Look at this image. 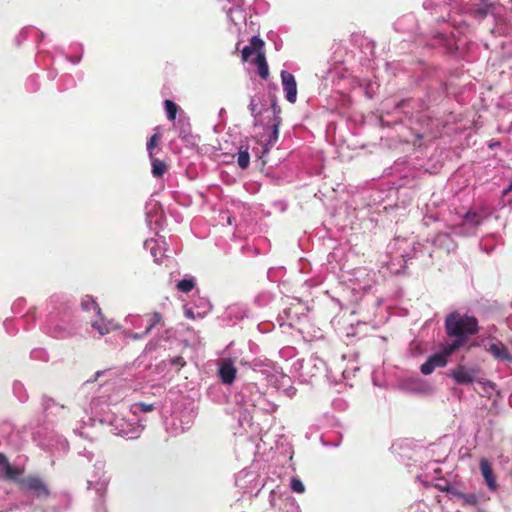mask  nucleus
<instances>
[{
	"label": "nucleus",
	"mask_w": 512,
	"mask_h": 512,
	"mask_svg": "<svg viewBox=\"0 0 512 512\" xmlns=\"http://www.w3.org/2000/svg\"><path fill=\"white\" fill-rule=\"evenodd\" d=\"M490 216V210L484 206L454 207L449 210L448 217L444 214L428 212L423 217V224L429 226L432 223L443 221L449 231H439L426 243L415 240V237L396 236L388 245L384 266L391 274L404 273L407 264L412 259H421L425 265L433 262L435 253L449 254L455 251L457 245L452 238L457 236H472L478 227Z\"/></svg>",
	"instance_id": "f257e3e1"
},
{
	"label": "nucleus",
	"mask_w": 512,
	"mask_h": 512,
	"mask_svg": "<svg viewBox=\"0 0 512 512\" xmlns=\"http://www.w3.org/2000/svg\"><path fill=\"white\" fill-rule=\"evenodd\" d=\"M405 161H395L388 175L396 181L382 180L366 192L367 205L376 213H389L400 208L405 209L413 197L414 172L404 167Z\"/></svg>",
	"instance_id": "f03ea898"
},
{
	"label": "nucleus",
	"mask_w": 512,
	"mask_h": 512,
	"mask_svg": "<svg viewBox=\"0 0 512 512\" xmlns=\"http://www.w3.org/2000/svg\"><path fill=\"white\" fill-rule=\"evenodd\" d=\"M101 393L92 398L90 411L92 420L108 425L113 434L125 439H137L145 429L146 418L127 419L117 415L109 409L110 405L121 402L126 393L124 390L116 389L115 382L106 380L99 384Z\"/></svg>",
	"instance_id": "7ed1b4c3"
},
{
	"label": "nucleus",
	"mask_w": 512,
	"mask_h": 512,
	"mask_svg": "<svg viewBox=\"0 0 512 512\" xmlns=\"http://www.w3.org/2000/svg\"><path fill=\"white\" fill-rule=\"evenodd\" d=\"M235 401L243 410L238 416L240 435L246 434L252 439L258 433V424L253 422L249 408H254L265 413H273L277 405L255 383H245L235 395Z\"/></svg>",
	"instance_id": "20e7f679"
},
{
	"label": "nucleus",
	"mask_w": 512,
	"mask_h": 512,
	"mask_svg": "<svg viewBox=\"0 0 512 512\" xmlns=\"http://www.w3.org/2000/svg\"><path fill=\"white\" fill-rule=\"evenodd\" d=\"M478 329V320L475 316L454 311L445 318V331L450 338L447 344L451 346L452 350L464 347L469 338L477 334Z\"/></svg>",
	"instance_id": "39448f33"
},
{
	"label": "nucleus",
	"mask_w": 512,
	"mask_h": 512,
	"mask_svg": "<svg viewBox=\"0 0 512 512\" xmlns=\"http://www.w3.org/2000/svg\"><path fill=\"white\" fill-rule=\"evenodd\" d=\"M19 506L32 510H44L46 504L54 499L46 482L39 476H26L19 479Z\"/></svg>",
	"instance_id": "423d86ee"
},
{
	"label": "nucleus",
	"mask_w": 512,
	"mask_h": 512,
	"mask_svg": "<svg viewBox=\"0 0 512 512\" xmlns=\"http://www.w3.org/2000/svg\"><path fill=\"white\" fill-rule=\"evenodd\" d=\"M437 22H448L449 25L453 28L450 35H447L444 32L437 31L433 34V40L435 43L433 46H441L444 50L451 55H456L459 50V39L458 37L461 35H465L469 30V25L462 18L461 15H451L448 13L446 17H438L436 18Z\"/></svg>",
	"instance_id": "0eeeda50"
},
{
	"label": "nucleus",
	"mask_w": 512,
	"mask_h": 512,
	"mask_svg": "<svg viewBox=\"0 0 512 512\" xmlns=\"http://www.w3.org/2000/svg\"><path fill=\"white\" fill-rule=\"evenodd\" d=\"M293 372L301 381L309 382L313 378L326 372V363L317 356H311L307 360L298 359L292 365Z\"/></svg>",
	"instance_id": "6e6552de"
},
{
	"label": "nucleus",
	"mask_w": 512,
	"mask_h": 512,
	"mask_svg": "<svg viewBox=\"0 0 512 512\" xmlns=\"http://www.w3.org/2000/svg\"><path fill=\"white\" fill-rule=\"evenodd\" d=\"M105 462L97 459L94 463V471L90 479L87 480V489L94 490L99 505L104 503L110 478L105 473Z\"/></svg>",
	"instance_id": "1a4fd4ad"
},
{
	"label": "nucleus",
	"mask_w": 512,
	"mask_h": 512,
	"mask_svg": "<svg viewBox=\"0 0 512 512\" xmlns=\"http://www.w3.org/2000/svg\"><path fill=\"white\" fill-rule=\"evenodd\" d=\"M441 469L438 462H431L426 465L425 472L417 476V479L426 486H434L437 489L447 492L453 497V492L458 489L451 485L446 479L440 476Z\"/></svg>",
	"instance_id": "9d476101"
},
{
	"label": "nucleus",
	"mask_w": 512,
	"mask_h": 512,
	"mask_svg": "<svg viewBox=\"0 0 512 512\" xmlns=\"http://www.w3.org/2000/svg\"><path fill=\"white\" fill-rule=\"evenodd\" d=\"M163 321V317L159 312H153L152 314L141 316V315H133L129 314L125 317L126 325H130L135 329H141L144 326V323L147 322V325L141 332H135L130 335L132 339H142L146 335H148L156 326L161 324Z\"/></svg>",
	"instance_id": "9b49d317"
},
{
	"label": "nucleus",
	"mask_w": 512,
	"mask_h": 512,
	"mask_svg": "<svg viewBox=\"0 0 512 512\" xmlns=\"http://www.w3.org/2000/svg\"><path fill=\"white\" fill-rule=\"evenodd\" d=\"M266 112L271 113V117L268 125L264 127L263 137H265V139L263 140V153H268L269 149L277 142L279 137V127L282 122L280 116L281 108L277 104L276 100L272 101L271 110L267 109Z\"/></svg>",
	"instance_id": "f8f14e48"
},
{
	"label": "nucleus",
	"mask_w": 512,
	"mask_h": 512,
	"mask_svg": "<svg viewBox=\"0 0 512 512\" xmlns=\"http://www.w3.org/2000/svg\"><path fill=\"white\" fill-rule=\"evenodd\" d=\"M453 497L461 502L462 506L471 507L478 512L483 511V506L489 497L484 492L463 493L459 490L453 492Z\"/></svg>",
	"instance_id": "ddd939ff"
},
{
	"label": "nucleus",
	"mask_w": 512,
	"mask_h": 512,
	"mask_svg": "<svg viewBox=\"0 0 512 512\" xmlns=\"http://www.w3.org/2000/svg\"><path fill=\"white\" fill-rule=\"evenodd\" d=\"M217 375L221 383L232 385L237 376V368L234 359L231 357L220 359L218 362Z\"/></svg>",
	"instance_id": "4468645a"
},
{
	"label": "nucleus",
	"mask_w": 512,
	"mask_h": 512,
	"mask_svg": "<svg viewBox=\"0 0 512 512\" xmlns=\"http://www.w3.org/2000/svg\"><path fill=\"white\" fill-rule=\"evenodd\" d=\"M41 407L44 417L48 421H52L51 418L53 417L64 418L68 412L64 405L57 403L53 398L46 395L41 398Z\"/></svg>",
	"instance_id": "2eb2a0df"
},
{
	"label": "nucleus",
	"mask_w": 512,
	"mask_h": 512,
	"mask_svg": "<svg viewBox=\"0 0 512 512\" xmlns=\"http://www.w3.org/2000/svg\"><path fill=\"white\" fill-rule=\"evenodd\" d=\"M485 350L498 362L512 363V354L507 346L496 338H490L488 344L484 345Z\"/></svg>",
	"instance_id": "dca6fc26"
},
{
	"label": "nucleus",
	"mask_w": 512,
	"mask_h": 512,
	"mask_svg": "<svg viewBox=\"0 0 512 512\" xmlns=\"http://www.w3.org/2000/svg\"><path fill=\"white\" fill-rule=\"evenodd\" d=\"M70 50L72 53H74V55H65L64 51L59 48H55V53H52L51 51L39 50V54H47L50 57V60L53 64L56 62L57 55L63 57L66 61H69L74 65L79 64L83 56L82 44L74 43L70 46Z\"/></svg>",
	"instance_id": "f3484780"
},
{
	"label": "nucleus",
	"mask_w": 512,
	"mask_h": 512,
	"mask_svg": "<svg viewBox=\"0 0 512 512\" xmlns=\"http://www.w3.org/2000/svg\"><path fill=\"white\" fill-rule=\"evenodd\" d=\"M479 369L476 367H468L465 365H458L455 369L451 370L450 377L457 384H472L476 381Z\"/></svg>",
	"instance_id": "a211bd4d"
},
{
	"label": "nucleus",
	"mask_w": 512,
	"mask_h": 512,
	"mask_svg": "<svg viewBox=\"0 0 512 512\" xmlns=\"http://www.w3.org/2000/svg\"><path fill=\"white\" fill-rule=\"evenodd\" d=\"M44 38V34L42 31L37 29L34 26H26L20 30L18 35L15 38V43L17 46H20L25 41H30L36 47L42 43Z\"/></svg>",
	"instance_id": "6ab92c4d"
},
{
	"label": "nucleus",
	"mask_w": 512,
	"mask_h": 512,
	"mask_svg": "<svg viewBox=\"0 0 512 512\" xmlns=\"http://www.w3.org/2000/svg\"><path fill=\"white\" fill-rule=\"evenodd\" d=\"M280 76L285 99L289 103L294 104L297 100V82L295 76L286 70H282Z\"/></svg>",
	"instance_id": "aec40b11"
},
{
	"label": "nucleus",
	"mask_w": 512,
	"mask_h": 512,
	"mask_svg": "<svg viewBox=\"0 0 512 512\" xmlns=\"http://www.w3.org/2000/svg\"><path fill=\"white\" fill-rule=\"evenodd\" d=\"M47 333L58 339H65L73 336L77 332L75 324L61 321L59 323L49 325L46 328Z\"/></svg>",
	"instance_id": "412c9836"
},
{
	"label": "nucleus",
	"mask_w": 512,
	"mask_h": 512,
	"mask_svg": "<svg viewBox=\"0 0 512 512\" xmlns=\"http://www.w3.org/2000/svg\"><path fill=\"white\" fill-rule=\"evenodd\" d=\"M55 498L50 500L43 512H62L71 507L72 498L68 493L52 494Z\"/></svg>",
	"instance_id": "4be33fe9"
},
{
	"label": "nucleus",
	"mask_w": 512,
	"mask_h": 512,
	"mask_svg": "<svg viewBox=\"0 0 512 512\" xmlns=\"http://www.w3.org/2000/svg\"><path fill=\"white\" fill-rule=\"evenodd\" d=\"M235 6L230 8L227 12V17L229 21L237 27V30H240L241 25L246 24V15L245 11L242 8V4L244 0H234Z\"/></svg>",
	"instance_id": "5701e85b"
},
{
	"label": "nucleus",
	"mask_w": 512,
	"mask_h": 512,
	"mask_svg": "<svg viewBox=\"0 0 512 512\" xmlns=\"http://www.w3.org/2000/svg\"><path fill=\"white\" fill-rule=\"evenodd\" d=\"M173 415H176L177 420L179 421V426L172 430V435L174 436L187 431L192 426L195 419V414L192 410H183L179 413H174Z\"/></svg>",
	"instance_id": "b1692460"
},
{
	"label": "nucleus",
	"mask_w": 512,
	"mask_h": 512,
	"mask_svg": "<svg viewBox=\"0 0 512 512\" xmlns=\"http://www.w3.org/2000/svg\"><path fill=\"white\" fill-rule=\"evenodd\" d=\"M21 471L12 466L7 457L0 452V478L4 480H18Z\"/></svg>",
	"instance_id": "393cba45"
},
{
	"label": "nucleus",
	"mask_w": 512,
	"mask_h": 512,
	"mask_svg": "<svg viewBox=\"0 0 512 512\" xmlns=\"http://www.w3.org/2000/svg\"><path fill=\"white\" fill-rule=\"evenodd\" d=\"M240 363L243 366H248L255 372H260L263 375L269 376L272 370V363L268 359L255 358L251 362L242 359Z\"/></svg>",
	"instance_id": "a878e982"
},
{
	"label": "nucleus",
	"mask_w": 512,
	"mask_h": 512,
	"mask_svg": "<svg viewBox=\"0 0 512 512\" xmlns=\"http://www.w3.org/2000/svg\"><path fill=\"white\" fill-rule=\"evenodd\" d=\"M34 439H35V441H37L36 436L34 437ZM38 445L41 446L43 449H47V450H51V451L58 450V451L66 452L69 448L68 441L65 438H63L62 436H58V435L52 437L47 442L38 440Z\"/></svg>",
	"instance_id": "bb28decb"
},
{
	"label": "nucleus",
	"mask_w": 512,
	"mask_h": 512,
	"mask_svg": "<svg viewBox=\"0 0 512 512\" xmlns=\"http://www.w3.org/2000/svg\"><path fill=\"white\" fill-rule=\"evenodd\" d=\"M165 244V240L163 237L159 239H148L144 242V248L149 250L150 254L154 258L155 262H160L163 257V245Z\"/></svg>",
	"instance_id": "cd10ccee"
},
{
	"label": "nucleus",
	"mask_w": 512,
	"mask_h": 512,
	"mask_svg": "<svg viewBox=\"0 0 512 512\" xmlns=\"http://www.w3.org/2000/svg\"><path fill=\"white\" fill-rule=\"evenodd\" d=\"M479 468H480V471L482 473V476H483L488 488L491 491H496L497 482H496V478L493 474V470H492V466H491L490 462L485 458L481 459Z\"/></svg>",
	"instance_id": "c85d7f7f"
},
{
	"label": "nucleus",
	"mask_w": 512,
	"mask_h": 512,
	"mask_svg": "<svg viewBox=\"0 0 512 512\" xmlns=\"http://www.w3.org/2000/svg\"><path fill=\"white\" fill-rule=\"evenodd\" d=\"M456 350H452L451 346L447 343L443 346L441 352L434 353L428 357L434 368L444 367L447 364L448 357L451 356Z\"/></svg>",
	"instance_id": "c756f323"
},
{
	"label": "nucleus",
	"mask_w": 512,
	"mask_h": 512,
	"mask_svg": "<svg viewBox=\"0 0 512 512\" xmlns=\"http://www.w3.org/2000/svg\"><path fill=\"white\" fill-rule=\"evenodd\" d=\"M417 121L423 122L422 129L419 131H416L415 138L416 141H419L421 139L425 138H433L435 137L433 134V127L438 126L437 123H435L433 120H431L427 116H420L417 118Z\"/></svg>",
	"instance_id": "7c9ffc66"
},
{
	"label": "nucleus",
	"mask_w": 512,
	"mask_h": 512,
	"mask_svg": "<svg viewBox=\"0 0 512 512\" xmlns=\"http://www.w3.org/2000/svg\"><path fill=\"white\" fill-rule=\"evenodd\" d=\"M263 45H264V42L260 37L253 36L250 39V44L246 45L242 49V53H241L242 60L248 61L252 55H254V54L257 55L259 52H261Z\"/></svg>",
	"instance_id": "2f4dec72"
},
{
	"label": "nucleus",
	"mask_w": 512,
	"mask_h": 512,
	"mask_svg": "<svg viewBox=\"0 0 512 512\" xmlns=\"http://www.w3.org/2000/svg\"><path fill=\"white\" fill-rule=\"evenodd\" d=\"M361 47L362 53L365 55L364 59L361 58L362 65H365L367 68L373 69L375 43L368 39H362Z\"/></svg>",
	"instance_id": "473e14b6"
},
{
	"label": "nucleus",
	"mask_w": 512,
	"mask_h": 512,
	"mask_svg": "<svg viewBox=\"0 0 512 512\" xmlns=\"http://www.w3.org/2000/svg\"><path fill=\"white\" fill-rule=\"evenodd\" d=\"M91 326L93 329L98 331L101 336L109 333L114 327L113 323L105 320L101 313L99 315H95V319L91 320Z\"/></svg>",
	"instance_id": "72a5a7b5"
},
{
	"label": "nucleus",
	"mask_w": 512,
	"mask_h": 512,
	"mask_svg": "<svg viewBox=\"0 0 512 512\" xmlns=\"http://www.w3.org/2000/svg\"><path fill=\"white\" fill-rule=\"evenodd\" d=\"M166 342V340L161 339H153L151 340L145 347L142 355L138 358V360H141V362H144L148 358H152V353L155 352L157 349L163 348L166 349V344L163 343Z\"/></svg>",
	"instance_id": "f704fd0d"
},
{
	"label": "nucleus",
	"mask_w": 512,
	"mask_h": 512,
	"mask_svg": "<svg viewBox=\"0 0 512 512\" xmlns=\"http://www.w3.org/2000/svg\"><path fill=\"white\" fill-rule=\"evenodd\" d=\"M160 210L159 203L156 201H151L147 203L145 207V214H146V220L149 226L152 225V223L158 224L159 218L158 213Z\"/></svg>",
	"instance_id": "c9c22d12"
},
{
	"label": "nucleus",
	"mask_w": 512,
	"mask_h": 512,
	"mask_svg": "<svg viewBox=\"0 0 512 512\" xmlns=\"http://www.w3.org/2000/svg\"><path fill=\"white\" fill-rule=\"evenodd\" d=\"M174 127L178 132V136L181 139H188L191 136V125L187 118H179L175 123Z\"/></svg>",
	"instance_id": "e433bc0d"
},
{
	"label": "nucleus",
	"mask_w": 512,
	"mask_h": 512,
	"mask_svg": "<svg viewBox=\"0 0 512 512\" xmlns=\"http://www.w3.org/2000/svg\"><path fill=\"white\" fill-rule=\"evenodd\" d=\"M454 1L455 0H425L423 2V8L430 11H442L450 7Z\"/></svg>",
	"instance_id": "4c0bfd02"
},
{
	"label": "nucleus",
	"mask_w": 512,
	"mask_h": 512,
	"mask_svg": "<svg viewBox=\"0 0 512 512\" xmlns=\"http://www.w3.org/2000/svg\"><path fill=\"white\" fill-rule=\"evenodd\" d=\"M81 309L85 312L92 311L95 315L100 314V307L98 303L96 302L95 298L91 295H85L82 297L81 302Z\"/></svg>",
	"instance_id": "58836bf2"
},
{
	"label": "nucleus",
	"mask_w": 512,
	"mask_h": 512,
	"mask_svg": "<svg viewBox=\"0 0 512 512\" xmlns=\"http://www.w3.org/2000/svg\"><path fill=\"white\" fill-rule=\"evenodd\" d=\"M155 409L154 404L145 402H135L130 406V412L135 418H141L140 413L151 412Z\"/></svg>",
	"instance_id": "ea45409f"
},
{
	"label": "nucleus",
	"mask_w": 512,
	"mask_h": 512,
	"mask_svg": "<svg viewBox=\"0 0 512 512\" xmlns=\"http://www.w3.org/2000/svg\"><path fill=\"white\" fill-rule=\"evenodd\" d=\"M255 63L258 66V74L262 79H267L269 76V67L266 62L265 55L259 52L255 57Z\"/></svg>",
	"instance_id": "a19ab883"
},
{
	"label": "nucleus",
	"mask_w": 512,
	"mask_h": 512,
	"mask_svg": "<svg viewBox=\"0 0 512 512\" xmlns=\"http://www.w3.org/2000/svg\"><path fill=\"white\" fill-rule=\"evenodd\" d=\"M12 390L14 396L21 402L25 403L29 399L28 392L24 386V384L20 381H14L12 385Z\"/></svg>",
	"instance_id": "79ce46f5"
},
{
	"label": "nucleus",
	"mask_w": 512,
	"mask_h": 512,
	"mask_svg": "<svg viewBox=\"0 0 512 512\" xmlns=\"http://www.w3.org/2000/svg\"><path fill=\"white\" fill-rule=\"evenodd\" d=\"M195 286L196 280L195 277L193 276H185L176 284V288L183 293L191 292L195 288Z\"/></svg>",
	"instance_id": "37998d69"
},
{
	"label": "nucleus",
	"mask_w": 512,
	"mask_h": 512,
	"mask_svg": "<svg viewBox=\"0 0 512 512\" xmlns=\"http://www.w3.org/2000/svg\"><path fill=\"white\" fill-rule=\"evenodd\" d=\"M274 299V294L270 291L263 290L260 291L254 298V303L258 307L268 306Z\"/></svg>",
	"instance_id": "c03bdc74"
},
{
	"label": "nucleus",
	"mask_w": 512,
	"mask_h": 512,
	"mask_svg": "<svg viewBox=\"0 0 512 512\" xmlns=\"http://www.w3.org/2000/svg\"><path fill=\"white\" fill-rule=\"evenodd\" d=\"M490 8V5L486 3H480L473 8H470L468 12L472 17L476 19H483L489 14Z\"/></svg>",
	"instance_id": "a18cd8bd"
},
{
	"label": "nucleus",
	"mask_w": 512,
	"mask_h": 512,
	"mask_svg": "<svg viewBox=\"0 0 512 512\" xmlns=\"http://www.w3.org/2000/svg\"><path fill=\"white\" fill-rule=\"evenodd\" d=\"M278 512H299V506L293 497H286L281 501Z\"/></svg>",
	"instance_id": "49530a36"
},
{
	"label": "nucleus",
	"mask_w": 512,
	"mask_h": 512,
	"mask_svg": "<svg viewBox=\"0 0 512 512\" xmlns=\"http://www.w3.org/2000/svg\"><path fill=\"white\" fill-rule=\"evenodd\" d=\"M150 160L152 165V175L157 178L162 177L167 168L166 163L160 159L155 158L154 156H152Z\"/></svg>",
	"instance_id": "de8ad7c7"
},
{
	"label": "nucleus",
	"mask_w": 512,
	"mask_h": 512,
	"mask_svg": "<svg viewBox=\"0 0 512 512\" xmlns=\"http://www.w3.org/2000/svg\"><path fill=\"white\" fill-rule=\"evenodd\" d=\"M248 108L251 115L255 118V121H257V117L260 116L263 112L261 99L256 96L251 97Z\"/></svg>",
	"instance_id": "09e8293b"
},
{
	"label": "nucleus",
	"mask_w": 512,
	"mask_h": 512,
	"mask_svg": "<svg viewBox=\"0 0 512 512\" xmlns=\"http://www.w3.org/2000/svg\"><path fill=\"white\" fill-rule=\"evenodd\" d=\"M237 163L241 169H246L249 166L250 155L248 152V147H246V148H243V146L240 147L238 154H237Z\"/></svg>",
	"instance_id": "8fccbe9b"
},
{
	"label": "nucleus",
	"mask_w": 512,
	"mask_h": 512,
	"mask_svg": "<svg viewBox=\"0 0 512 512\" xmlns=\"http://www.w3.org/2000/svg\"><path fill=\"white\" fill-rule=\"evenodd\" d=\"M164 108H165V112H166L167 118L170 121H175L176 114H177V111H178V106L176 105V103L173 102L172 100L166 99L164 101Z\"/></svg>",
	"instance_id": "3c124183"
},
{
	"label": "nucleus",
	"mask_w": 512,
	"mask_h": 512,
	"mask_svg": "<svg viewBox=\"0 0 512 512\" xmlns=\"http://www.w3.org/2000/svg\"><path fill=\"white\" fill-rule=\"evenodd\" d=\"M339 73H340L339 65H334L332 68H330L326 72L325 79L327 81H331L333 84H337L338 85V83H339Z\"/></svg>",
	"instance_id": "603ef678"
},
{
	"label": "nucleus",
	"mask_w": 512,
	"mask_h": 512,
	"mask_svg": "<svg viewBox=\"0 0 512 512\" xmlns=\"http://www.w3.org/2000/svg\"><path fill=\"white\" fill-rule=\"evenodd\" d=\"M362 85H364V93L367 98L372 99L374 95L376 94V91L378 89V84L376 82H365Z\"/></svg>",
	"instance_id": "864d4df0"
},
{
	"label": "nucleus",
	"mask_w": 512,
	"mask_h": 512,
	"mask_svg": "<svg viewBox=\"0 0 512 512\" xmlns=\"http://www.w3.org/2000/svg\"><path fill=\"white\" fill-rule=\"evenodd\" d=\"M161 136L158 132H155L150 139L147 142V152L149 155V158H152L153 155V149L156 147L157 143L159 142Z\"/></svg>",
	"instance_id": "5fc2aeb1"
},
{
	"label": "nucleus",
	"mask_w": 512,
	"mask_h": 512,
	"mask_svg": "<svg viewBox=\"0 0 512 512\" xmlns=\"http://www.w3.org/2000/svg\"><path fill=\"white\" fill-rule=\"evenodd\" d=\"M297 354L296 348L292 346H286L279 350V356L284 360H289L295 357Z\"/></svg>",
	"instance_id": "6e6d98bb"
},
{
	"label": "nucleus",
	"mask_w": 512,
	"mask_h": 512,
	"mask_svg": "<svg viewBox=\"0 0 512 512\" xmlns=\"http://www.w3.org/2000/svg\"><path fill=\"white\" fill-rule=\"evenodd\" d=\"M40 87L39 77L37 75H32L28 78L26 82V88L30 92H36Z\"/></svg>",
	"instance_id": "4d7b16f0"
},
{
	"label": "nucleus",
	"mask_w": 512,
	"mask_h": 512,
	"mask_svg": "<svg viewBox=\"0 0 512 512\" xmlns=\"http://www.w3.org/2000/svg\"><path fill=\"white\" fill-rule=\"evenodd\" d=\"M290 488L292 489V491L299 493V494H301L305 491V486H304L303 482L299 478H295V477H293L291 479Z\"/></svg>",
	"instance_id": "13d9d810"
},
{
	"label": "nucleus",
	"mask_w": 512,
	"mask_h": 512,
	"mask_svg": "<svg viewBox=\"0 0 512 512\" xmlns=\"http://www.w3.org/2000/svg\"><path fill=\"white\" fill-rule=\"evenodd\" d=\"M169 363L170 365L176 366L177 371L185 365V361L181 356L170 357L162 361L163 364Z\"/></svg>",
	"instance_id": "bf43d9fd"
},
{
	"label": "nucleus",
	"mask_w": 512,
	"mask_h": 512,
	"mask_svg": "<svg viewBox=\"0 0 512 512\" xmlns=\"http://www.w3.org/2000/svg\"><path fill=\"white\" fill-rule=\"evenodd\" d=\"M108 372H109V371H104V370L97 371V372L94 374L93 379H89V380L85 381V383H84V384H83V386H82V389H87V388H89L91 385H93L95 382H97L101 377L106 376V374H107Z\"/></svg>",
	"instance_id": "052dcab7"
},
{
	"label": "nucleus",
	"mask_w": 512,
	"mask_h": 512,
	"mask_svg": "<svg viewBox=\"0 0 512 512\" xmlns=\"http://www.w3.org/2000/svg\"><path fill=\"white\" fill-rule=\"evenodd\" d=\"M434 370L435 368L432 366V363L428 359L420 366V371L424 375H429Z\"/></svg>",
	"instance_id": "680f3d73"
},
{
	"label": "nucleus",
	"mask_w": 512,
	"mask_h": 512,
	"mask_svg": "<svg viewBox=\"0 0 512 512\" xmlns=\"http://www.w3.org/2000/svg\"><path fill=\"white\" fill-rule=\"evenodd\" d=\"M248 476H251V477H253V478H254V475H253V474L248 473V472H245V471H241V472L237 475V477H236V485H237L238 487H240V488L245 489V486H244V485H242V484H241V482H242L243 478L248 477Z\"/></svg>",
	"instance_id": "e2e57ef3"
},
{
	"label": "nucleus",
	"mask_w": 512,
	"mask_h": 512,
	"mask_svg": "<svg viewBox=\"0 0 512 512\" xmlns=\"http://www.w3.org/2000/svg\"><path fill=\"white\" fill-rule=\"evenodd\" d=\"M284 316L287 319H291V309H284L283 314H280L277 321L280 325V327H283L285 325L284 323Z\"/></svg>",
	"instance_id": "0e129e2a"
},
{
	"label": "nucleus",
	"mask_w": 512,
	"mask_h": 512,
	"mask_svg": "<svg viewBox=\"0 0 512 512\" xmlns=\"http://www.w3.org/2000/svg\"><path fill=\"white\" fill-rule=\"evenodd\" d=\"M79 456L85 457L88 462L92 461L93 458H94L93 452H91V451H89L87 449H84L83 451H80L79 452Z\"/></svg>",
	"instance_id": "69168bd1"
},
{
	"label": "nucleus",
	"mask_w": 512,
	"mask_h": 512,
	"mask_svg": "<svg viewBox=\"0 0 512 512\" xmlns=\"http://www.w3.org/2000/svg\"><path fill=\"white\" fill-rule=\"evenodd\" d=\"M415 101L414 100H403L401 101V103L399 104V108L405 113V114H408V111H406V107L408 106H411L412 104H414Z\"/></svg>",
	"instance_id": "338daca9"
},
{
	"label": "nucleus",
	"mask_w": 512,
	"mask_h": 512,
	"mask_svg": "<svg viewBox=\"0 0 512 512\" xmlns=\"http://www.w3.org/2000/svg\"><path fill=\"white\" fill-rule=\"evenodd\" d=\"M184 314H185V317L188 318V319H195L196 318V315H195L193 309L188 307V306H184Z\"/></svg>",
	"instance_id": "774afa93"
}]
</instances>
